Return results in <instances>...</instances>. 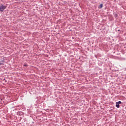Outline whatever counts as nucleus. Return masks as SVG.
<instances>
[{
    "instance_id": "20e7f679",
    "label": "nucleus",
    "mask_w": 126,
    "mask_h": 126,
    "mask_svg": "<svg viewBox=\"0 0 126 126\" xmlns=\"http://www.w3.org/2000/svg\"><path fill=\"white\" fill-rule=\"evenodd\" d=\"M118 104H122V101H119V102H118Z\"/></svg>"
},
{
    "instance_id": "39448f33",
    "label": "nucleus",
    "mask_w": 126,
    "mask_h": 126,
    "mask_svg": "<svg viewBox=\"0 0 126 126\" xmlns=\"http://www.w3.org/2000/svg\"><path fill=\"white\" fill-rule=\"evenodd\" d=\"M24 66H27V64H25L24 65Z\"/></svg>"
},
{
    "instance_id": "7ed1b4c3",
    "label": "nucleus",
    "mask_w": 126,
    "mask_h": 126,
    "mask_svg": "<svg viewBox=\"0 0 126 126\" xmlns=\"http://www.w3.org/2000/svg\"><path fill=\"white\" fill-rule=\"evenodd\" d=\"M99 6L100 8H102V7H103V4H100Z\"/></svg>"
},
{
    "instance_id": "f03ea898",
    "label": "nucleus",
    "mask_w": 126,
    "mask_h": 126,
    "mask_svg": "<svg viewBox=\"0 0 126 126\" xmlns=\"http://www.w3.org/2000/svg\"><path fill=\"white\" fill-rule=\"evenodd\" d=\"M116 107H117V108H120V104L118 103V102H116Z\"/></svg>"
},
{
    "instance_id": "f257e3e1",
    "label": "nucleus",
    "mask_w": 126,
    "mask_h": 126,
    "mask_svg": "<svg viewBox=\"0 0 126 126\" xmlns=\"http://www.w3.org/2000/svg\"><path fill=\"white\" fill-rule=\"evenodd\" d=\"M6 8V6L3 5V4H1L0 5V11L2 12L4 9Z\"/></svg>"
}]
</instances>
